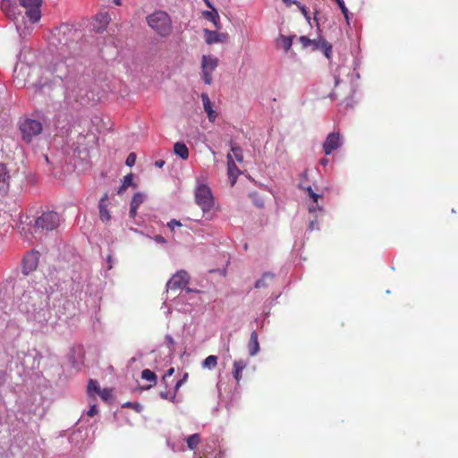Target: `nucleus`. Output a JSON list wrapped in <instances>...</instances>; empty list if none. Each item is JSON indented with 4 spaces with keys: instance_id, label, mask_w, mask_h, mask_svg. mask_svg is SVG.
I'll list each match as a JSON object with an SVG mask.
<instances>
[{
    "instance_id": "16",
    "label": "nucleus",
    "mask_w": 458,
    "mask_h": 458,
    "mask_svg": "<svg viewBox=\"0 0 458 458\" xmlns=\"http://www.w3.org/2000/svg\"><path fill=\"white\" fill-rule=\"evenodd\" d=\"M227 170L228 176L231 179V182L232 184H234L240 171L237 165H235L233 156L231 154L227 155Z\"/></svg>"
},
{
    "instance_id": "9",
    "label": "nucleus",
    "mask_w": 458,
    "mask_h": 458,
    "mask_svg": "<svg viewBox=\"0 0 458 458\" xmlns=\"http://www.w3.org/2000/svg\"><path fill=\"white\" fill-rule=\"evenodd\" d=\"M0 8L5 17L14 22H16L21 13L14 0H2Z\"/></svg>"
},
{
    "instance_id": "54",
    "label": "nucleus",
    "mask_w": 458,
    "mask_h": 458,
    "mask_svg": "<svg viewBox=\"0 0 458 458\" xmlns=\"http://www.w3.org/2000/svg\"><path fill=\"white\" fill-rule=\"evenodd\" d=\"M168 339H169V343H173L172 337H168Z\"/></svg>"
},
{
    "instance_id": "23",
    "label": "nucleus",
    "mask_w": 458,
    "mask_h": 458,
    "mask_svg": "<svg viewBox=\"0 0 458 458\" xmlns=\"http://www.w3.org/2000/svg\"><path fill=\"white\" fill-rule=\"evenodd\" d=\"M203 16L213 22L214 26L216 27V29L219 30L220 29V22H219V15H218V13L216 9H212L210 11H205L203 12Z\"/></svg>"
},
{
    "instance_id": "53",
    "label": "nucleus",
    "mask_w": 458,
    "mask_h": 458,
    "mask_svg": "<svg viewBox=\"0 0 458 458\" xmlns=\"http://www.w3.org/2000/svg\"><path fill=\"white\" fill-rule=\"evenodd\" d=\"M15 25H16V29H17V30H18V31H20V30H21L20 26H19L17 23H15Z\"/></svg>"
},
{
    "instance_id": "24",
    "label": "nucleus",
    "mask_w": 458,
    "mask_h": 458,
    "mask_svg": "<svg viewBox=\"0 0 458 458\" xmlns=\"http://www.w3.org/2000/svg\"><path fill=\"white\" fill-rule=\"evenodd\" d=\"M246 368V362L243 360H235L233 362V376L237 382L242 379V373Z\"/></svg>"
},
{
    "instance_id": "51",
    "label": "nucleus",
    "mask_w": 458,
    "mask_h": 458,
    "mask_svg": "<svg viewBox=\"0 0 458 458\" xmlns=\"http://www.w3.org/2000/svg\"><path fill=\"white\" fill-rule=\"evenodd\" d=\"M335 85L339 83V79L337 77L335 78Z\"/></svg>"
},
{
    "instance_id": "29",
    "label": "nucleus",
    "mask_w": 458,
    "mask_h": 458,
    "mask_svg": "<svg viewBox=\"0 0 458 458\" xmlns=\"http://www.w3.org/2000/svg\"><path fill=\"white\" fill-rule=\"evenodd\" d=\"M143 201H144V195L141 194L140 192H137L132 196L130 206H132L133 208H139V207L143 203Z\"/></svg>"
},
{
    "instance_id": "37",
    "label": "nucleus",
    "mask_w": 458,
    "mask_h": 458,
    "mask_svg": "<svg viewBox=\"0 0 458 458\" xmlns=\"http://www.w3.org/2000/svg\"><path fill=\"white\" fill-rule=\"evenodd\" d=\"M98 394L100 395V397H101L103 400L106 401V400H108V399L110 398V396H111V391H110L109 389H107V388H105V389L101 390V391L98 393Z\"/></svg>"
},
{
    "instance_id": "12",
    "label": "nucleus",
    "mask_w": 458,
    "mask_h": 458,
    "mask_svg": "<svg viewBox=\"0 0 458 458\" xmlns=\"http://www.w3.org/2000/svg\"><path fill=\"white\" fill-rule=\"evenodd\" d=\"M110 21L111 18L106 13L97 14L93 21V30L98 33L104 32L106 30Z\"/></svg>"
},
{
    "instance_id": "39",
    "label": "nucleus",
    "mask_w": 458,
    "mask_h": 458,
    "mask_svg": "<svg viewBox=\"0 0 458 458\" xmlns=\"http://www.w3.org/2000/svg\"><path fill=\"white\" fill-rule=\"evenodd\" d=\"M159 395L162 399H167V400H171L173 401L174 398H175V393H174V394H172L171 396H169V394L168 392L166 391H161L159 393Z\"/></svg>"
},
{
    "instance_id": "22",
    "label": "nucleus",
    "mask_w": 458,
    "mask_h": 458,
    "mask_svg": "<svg viewBox=\"0 0 458 458\" xmlns=\"http://www.w3.org/2000/svg\"><path fill=\"white\" fill-rule=\"evenodd\" d=\"M174 152L183 160L189 157V148L182 142H176L174 145Z\"/></svg>"
},
{
    "instance_id": "50",
    "label": "nucleus",
    "mask_w": 458,
    "mask_h": 458,
    "mask_svg": "<svg viewBox=\"0 0 458 458\" xmlns=\"http://www.w3.org/2000/svg\"><path fill=\"white\" fill-rule=\"evenodd\" d=\"M321 163H322L323 165H327V159H322V160H321Z\"/></svg>"
},
{
    "instance_id": "31",
    "label": "nucleus",
    "mask_w": 458,
    "mask_h": 458,
    "mask_svg": "<svg viewBox=\"0 0 458 458\" xmlns=\"http://www.w3.org/2000/svg\"><path fill=\"white\" fill-rule=\"evenodd\" d=\"M299 41L300 43L301 44L302 47L304 48H307L308 47H312V48L315 47V44H316V41L317 40H312V39H310L308 37L306 36H301L299 38Z\"/></svg>"
},
{
    "instance_id": "55",
    "label": "nucleus",
    "mask_w": 458,
    "mask_h": 458,
    "mask_svg": "<svg viewBox=\"0 0 458 458\" xmlns=\"http://www.w3.org/2000/svg\"><path fill=\"white\" fill-rule=\"evenodd\" d=\"M66 30H67V31H68L69 33H71V32H72V30H71V29L66 28Z\"/></svg>"
},
{
    "instance_id": "8",
    "label": "nucleus",
    "mask_w": 458,
    "mask_h": 458,
    "mask_svg": "<svg viewBox=\"0 0 458 458\" xmlns=\"http://www.w3.org/2000/svg\"><path fill=\"white\" fill-rule=\"evenodd\" d=\"M190 276L185 270L177 271L167 282V290H178L189 284Z\"/></svg>"
},
{
    "instance_id": "40",
    "label": "nucleus",
    "mask_w": 458,
    "mask_h": 458,
    "mask_svg": "<svg viewBox=\"0 0 458 458\" xmlns=\"http://www.w3.org/2000/svg\"><path fill=\"white\" fill-rule=\"evenodd\" d=\"M167 226L170 227L172 230H174V226H182V224L180 221L172 219L170 222L167 223Z\"/></svg>"
},
{
    "instance_id": "45",
    "label": "nucleus",
    "mask_w": 458,
    "mask_h": 458,
    "mask_svg": "<svg viewBox=\"0 0 458 458\" xmlns=\"http://www.w3.org/2000/svg\"><path fill=\"white\" fill-rule=\"evenodd\" d=\"M155 240H156V242H157L159 243H165L166 242V240L163 236H161V235H157L155 237Z\"/></svg>"
},
{
    "instance_id": "20",
    "label": "nucleus",
    "mask_w": 458,
    "mask_h": 458,
    "mask_svg": "<svg viewBox=\"0 0 458 458\" xmlns=\"http://www.w3.org/2000/svg\"><path fill=\"white\" fill-rule=\"evenodd\" d=\"M248 348L250 356H255L259 352V344L258 340V334L256 331H253L250 334Z\"/></svg>"
},
{
    "instance_id": "7",
    "label": "nucleus",
    "mask_w": 458,
    "mask_h": 458,
    "mask_svg": "<svg viewBox=\"0 0 458 458\" xmlns=\"http://www.w3.org/2000/svg\"><path fill=\"white\" fill-rule=\"evenodd\" d=\"M218 66V58L214 55H203L201 60V77L208 85L212 83V73Z\"/></svg>"
},
{
    "instance_id": "48",
    "label": "nucleus",
    "mask_w": 458,
    "mask_h": 458,
    "mask_svg": "<svg viewBox=\"0 0 458 458\" xmlns=\"http://www.w3.org/2000/svg\"><path fill=\"white\" fill-rule=\"evenodd\" d=\"M293 0H283V2H284L287 6H290L291 4H293Z\"/></svg>"
},
{
    "instance_id": "27",
    "label": "nucleus",
    "mask_w": 458,
    "mask_h": 458,
    "mask_svg": "<svg viewBox=\"0 0 458 458\" xmlns=\"http://www.w3.org/2000/svg\"><path fill=\"white\" fill-rule=\"evenodd\" d=\"M200 442L199 434H192L187 438V445L191 450H194Z\"/></svg>"
},
{
    "instance_id": "19",
    "label": "nucleus",
    "mask_w": 458,
    "mask_h": 458,
    "mask_svg": "<svg viewBox=\"0 0 458 458\" xmlns=\"http://www.w3.org/2000/svg\"><path fill=\"white\" fill-rule=\"evenodd\" d=\"M275 279V275L269 272L264 273L256 284L255 288L261 289L268 287Z\"/></svg>"
},
{
    "instance_id": "1",
    "label": "nucleus",
    "mask_w": 458,
    "mask_h": 458,
    "mask_svg": "<svg viewBox=\"0 0 458 458\" xmlns=\"http://www.w3.org/2000/svg\"><path fill=\"white\" fill-rule=\"evenodd\" d=\"M148 25L160 37L166 38L173 31L172 20L164 11H157L147 17Z\"/></svg>"
},
{
    "instance_id": "33",
    "label": "nucleus",
    "mask_w": 458,
    "mask_h": 458,
    "mask_svg": "<svg viewBox=\"0 0 458 458\" xmlns=\"http://www.w3.org/2000/svg\"><path fill=\"white\" fill-rule=\"evenodd\" d=\"M59 66L61 68H64V71H58L57 68H55L54 69V73L55 74V76L57 78H60V79H63L66 76V66L62 63V64H59Z\"/></svg>"
},
{
    "instance_id": "25",
    "label": "nucleus",
    "mask_w": 458,
    "mask_h": 458,
    "mask_svg": "<svg viewBox=\"0 0 458 458\" xmlns=\"http://www.w3.org/2000/svg\"><path fill=\"white\" fill-rule=\"evenodd\" d=\"M277 43L280 44L286 52H288L293 45V37L281 35L277 40Z\"/></svg>"
},
{
    "instance_id": "32",
    "label": "nucleus",
    "mask_w": 458,
    "mask_h": 458,
    "mask_svg": "<svg viewBox=\"0 0 458 458\" xmlns=\"http://www.w3.org/2000/svg\"><path fill=\"white\" fill-rule=\"evenodd\" d=\"M293 4L300 9L307 20H310V13L306 6L302 5L299 1H293Z\"/></svg>"
},
{
    "instance_id": "35",
    "label": "nucleus",
    "mask_w": 458,
    "mask_h": 458,
    "mask_svg": "<svg viewBox=\"0 0 458 458\" xmlns=\"http://www.w3.org/2000/svg\"><path fill=\"white\" fill-rule=\"evenodd\" d=\"M136 162V154L131 152L128 155L127 158H126V162L125 164L128 165V166H132L134 165Z\"/></svg>"
},
{
    "instance_id": "6",
    "label": "nucleus",
    "mask_w": 458,
    "mask_h": 458,
    "mask_svg": "<svg viewBox=\"0 0 458 458\" xmlns=\"http://www.w3.org/2000/svg\"><path fill=\"white\" fill-rule=\"evenodd\" d=\"M19 4L26 10V16L32 23L40 21L42 0H19Z\"/></svg>"
},
{
    "instance_id": "17",
    "label": "nucleus",
    "mask_w": 458,
    "mask_h": 458,
    "mask_svg": "<svg viewBox=\"0 0 458 458\" xmlns=\"http://www.w3.org/2000/svg\"><path fill=\"white\" fill-rule=\"evenodd\" d=\"M141 378L148 382V385L143 386L144 389H149L157 385V377L152 370L145 369L141 371Z\"/></svg>"
},
{
    "instance_id": "36",
    "label": "nucleus",
    "mask_w": 458,
    "mask_h": 458,
    "mask_svg": "<svg viewBox=\"0 0 458 458\" xmlns=\"http://www.w3.org/2000/svg\"><path fill=\"white\" fill-rule=\"evenodd\" d=\"M337 4L339 5L342 13L344 14L345 18L348 19V10L344 4V0H335Z\"/></svg>"
},
{
    "instance_id": "30",
    "label": "nucleus",
    "mask_w": 458,
    "mask_h": 458,
    "mask_svg": "<svg viewBox=\"0 0 458 458\" xmlns=\"http://www.w3.org/2000/svg\"><path fill=\"white\" fill-rule=\"evenodd\" d=\"M231 151L233 155V158L234 157L237 162L241 163L243 161V153L242 149L240 147H232Z\"/></svg>"
},
{
    "instance_id": "38",
    "label": "nucleus",
    "mask_w": 458,
    "mask_h": 458,
    "mask_svg": "<svg viewBox=\"0 0 458 458\" xmlns=\"http://www.w3.org/2000/svg\"><path fill=\"white\" fill-rule=\"evenodd\" d=\"M307 191H308V192H309L310 197L313 199V201H314L315 203H317V202H318V198L320 197V195H318V194L315 193V192L312 191L311 187H308V188H307Z\"/></svg>"
},
{
    "instance_id": "42",
    "label": "nucleus",
    "mask_w": 458,
    "mask_h": 458,
    "mask_svg": "<svg viewBox=\"0 0 458 458\" xmlns=\"http://www.w3.org/2000/svg\"><path fill=\"white\" fill-rule=\"evenodd\" d=\"M138 208H134L132 206H130V216L134 218L137 215Z\"/></svg>"
},
{
    "instance_id": "26",
    "label": "nucleus",
    "mask_w": 458,
    "mask_h": 458,
    "mask_svg": "<svg viewBox=\"0 0 458 458\" xmlns=\"http://www.w3.org/2000/svg\"><path fill=\"white\" fill-rule=\"evenodd\" d=\"M217 365V357L216 355L208 356L202 362V367L207 369H215Z\"/></svg>"
},
{
    "instance_id": "44",
    "label": "nucleus",
    "mask_w": 458,
    "mask_h": 458,
    "mask_svg": "<svg viewBox=\"0 0 458 458\" xmlns=\"http://www.w3.org/2000/svg\"><path fill=\"white\" fill-rule=\"evenodd\" d=\"M174 368H170L166 372L165 374L163 376V380H165L166 377H170L174 374Z\"/></svg>"
},
{
    "instance_id": "13",
    "label": "nucleus",
    "mask_w": 458,
    "mask_h": 458,
    "mask_svg": "<svg viewBox=\"0 0 458 458\" xmlns=\"http://www.w3.org/2000/svg\"><path fill=\"white\" fill-rule=\"evenodd\" d=\"M108 205V194L106 192L98 202L99 219L105 224L111 220V215L107 208Z\"/></svg>"
},
{
    "instance_id": "28",
    "label": "nucleus",
    "mask_w": 458,
    "mask_h": 458,
    "mask_svg": "<svg viewBox=\"0 0 458 458\" xmlns=\"http://www.w3.org/2000/svg\"><path fill=\"white\" fill-rule=\"evenodd\" d=\"M131 185L136 186L133 183V175L131 174H129L123 177V185L118 190V193L121 194L123 191L127 189V187Z\"/></svg>"
},
{
    "instance_id": "21",
    "label": "nucleus",
    "mask_w": 458,
    "mask_h": 458,
    "mask_svg": "<svg viewBox=\"0 0 458 458\" xmlns=\"http://www.w3.org/2000/svg\"><path fill=\"white\" fill-rule=\"evenodd\" d=\"M318 49L322 50L327 58H328V59L330 58V55L332 52V46L327 40H325V39L317 40L315 47H313V50H318Z\"/></svg>"
},
{
    "instance_id": "43",
    "label": "nucleus",
    "mask_w": 458,
    "mask_h": 458,
    "mask_svg": "<svg viewBox=\"0 0 458 458\" xmlns=\"http://www.w3.org/2000/svg\"><path fill=\"white\" fill-rule=\"evenodd\" d=\"M187 377V374H185L184 377L182 379H180L177 381L175 386H174V389H175V392L180 388V386L182 385L183 381L186 379Z\"/></svg>"
},
{
    "instance_id": "3",
    "label": "nucleus",
    "mask_w": 458,
    "mask_h": 458,
    "mask_svg": "<svg viewBox=\"0 0 458 458\" xmlns=\"http://www.w3.org/2000/svg\"><path fill=\"white\" fill-rule=\"evenodd\" d=\"M60 225V216L55 211H44L35 220V231L43 233L55 230Z\"/></svg>"
},
{
    "instance_id": "2",
    "label": "nucleus",
    "mask_w": 458,
    "mask_h": 458,
    "mask_svg": "<svg viewBox=\"0 0 458 458\" xmlns=\"http://www.w3.org/2000/svg\"><path fill=\"white\" fill-rule=\"evenodd\" d=\"M42 297L35 292H25L20 298L19 310L27 314H30L36 318V315L43 310Z\"/></svg>"
},
{
    "instance_id": "14",
    "label": "nucleus",
    "mask_w": 458,
    "mask_h": 458,
    "mask_svg": "<svg viewBox=\"0 0 458 458\" xmlns=\"http://www.w3.org/2000/svg\"><path fill=\"white\" fill-rule=\"evenodd\" d=\"M204 33L206 35V42L208 45L225 42L227 39V34L219 33L216 30H210L208 29L204 30Z\"/></svg>"
},
{
    "instance_id": "47",
    "label": "nucleus",
    "mask_w": 458,
    "mask_h": 458,
    "mask_svg": "<svg viewBox=\"0 0 458 458\" xmlns=\"http://www.w3.org/2000/svg\"><path fill=\"white\" fill-rule=\"evenodd\" d=\"M206 5L210 8L211 10L212 9H215L214 6L211 4V3L209 2V0H204Z\"/></svg>"
},
{
    "instance_id": "5",
    "label": "nucleus",
    "mask_w": 458,
    "mask_h": 458,
    "mask_svg": "<svg viewBox=\"0 0 458 458\" xmlns=\"http://www.w3.org/2000/svg\"><path fill=\"white\" fill-rule=\"evenodd\" d=\"M20 130L22 134L23 140L30 142L33 137L41 133L42 124L35 119H25L21 123Z\"/></svg>"
},
{
    "instance_id": "18",
    "label": "nucleus",
    "mask_w": 458,
    "mask_h": 458,
    "mask_svg": "<svg viewBox=\"0 0 458 458\" xmlns=\"http://www.w3.org/2000/svg\"><path fill=\"white\" fill-rule=\"evenodd\" d=\"M10 175L5 165L0 163V191H7Z\"/></svg>"
},
{
    "instance_id": "49",
    "label": "nucleus",
    "mask_w": 458,
    "mask_h": 458,
    "mask_svg": "<svg viewBox=\"0 0 458 458\" xmlns=\"http://www.w3.org/2000/svg\"><path fill=\"white\" fill-rule=\"evenodd\" d=\"M114 4L115 5H121V4H122V0H114Z\"/></svg>"
},
{
    "instance_id": "41",
    "label": "nucleus",
    "mask_w": 458,
    "mask_h": 458,
    "mask_svg": "<svg viewBox=\"0 0 458 458\" xmlns=\"http://www.w3.org/2000/svg\"><path fill=\"white\" fill-rule=\"evenodd\" d=\"M98 411L97 405H95V404H94V405H92V406L89 408V410L87 411V414H88V416H89V417H93V416H95V415L98 413Z\"/></svg>"
},
{
    "instance_id": "56",
    "label": "nucleus",
    "mask_w": 458,
    "mask_h": 458,
    "mask_svg": "<svg viewBox=\"0 0 458 458\" xmlns=\"http://www.w3.org/2000/svg\"><path fill=\"white\" fill-rule=\"evenodd\" d=\"M20 35H25V32L24 31H21Z\"/></svg>"
},
{
    "instance_id": "34",
    "label": "nucleus",
    "mask_w": 458,
    "mask_h": 458,
    "mask_svg": "<svg viewBox=\"0 0 458 458\" xmlns=\"http://www.w3.org/2000/svg\"><path fill=\"white\" fill-rule=\"evenodd\" d=\"M88 390L89 391H92L93 390V391H95L98 394L101 391L100 388L98 386V383L95 380H93V379H90L89 381Z\"/></svg>"
},
{
    "instance_id": "10",
    "label": "nucleus",
    "mask_w": 458,
    "mask_h": 458,
    "mask_svg": "<svg viewBox=\"0 0 458 458\" xmlns=\"http://www.w3.org/2000/svg\"><path fill=\"white\" fill-rule=\"evenodd\" d=\"M39 252L30 251L28 252L23 258L22 272L29 275L30 272L36 270L38 265Z\"/></svg>"
},
{
    "instance_id": "46",
    "label": "nucleus",
    "mask_w": 458,
    "mask_h": 458,
    "mask_svg": "<svg viewBox=\"0 0 458 458\" xmlns=\"http://www.w3.org/2000/svg\"><path fill=\"white\" fill-rule=\"evenodd\" d=\"M155 165L158 168H162L165 165L164 160H157L155 162Z\"/></svg>"
},
{
    "instance_id": "52",
    "label": "nucleus",
    "mask_w": 458,
    "mask_h": 458,
    "mask_svg": "<svg viewBox=\"0 0 458 458\" xmlns=\"http://www.w3.org/2000/svg\"><path fill=\"white\" fill-rule=\"evenodd\" d=\"M309 209H310V212H312V211H314V210H315V207H314V206L310 207V208H309Z\"/></svg>"
},
{
    "instance_id": "4",
    "label": "nucleus",
    "mask_w": 458,
    "mask_h": 458,
    "mask_svg": "<svg viewBox=\"0 0 458 458\" xmlns=\"http://www.w3.org/2000/svg\"><path fill=\"white\" fill-rule=\"evenodd\" d=\"M195 200L204 213L210 211L214 207L213 194L206 184H201L197 188Z\"/></svg>"
},
{
    "instance_id": "11",
    "label": "nucleus",
    "mask_w": 458,
    "mask_h": 458,
    "mask_svg": "<svg viewBox=\"0 0 458 458\" xmlns=\"http://www.w3.org/2000/svg\"><path fill=\"white\" fill-rule=\"evenodd\" d=\"M341 145L340 135L337 132L329 133L323 144V149L326 155H330Z\"/></svg>"
},
{
    "instance_id": "15",
    "label": "nucleus",
    "mask_w": 458,
    "mask_h": 458,
    "mask_svg": "<svg viewBox=\"0 0 458 458\" xmlns=\"http://www.w3.org/2000/svg\"><path fill=\"white\" fill-rule=\"evenodd\" d=\"M201 100L203 103L204 110L208 114V120L210 122H214L217 116V114L215 110H213V108L211 106V101L209 99L208 95L207 93H202Z\"/></svg>"
}]
</instances>
